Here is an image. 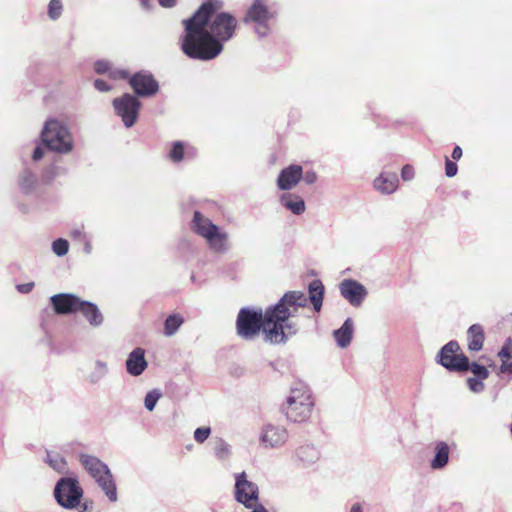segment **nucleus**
Listing matches in <instances>:
<instances>
[{
	"instance_id": "18",
	"label": "nucleus",
	"mask_w": 512,
	"mask_h": 512,
	"mask_svg": "<svg viewBox=\"0 0 512 512\" xmlns=\"http://www.w3.org/2000/svg\"><path fill=\"white\" fill-rule=\"evenodd\" d=\"M127 372L133 376H139L147 368V361L145 359L144 349L135 348L129 355L126 361Z\"/></svg>"
},
{
	"instance_id": "28",
	"label": "nucleus",
	"mask_w": 512,
	"mask_h": 512,
	"mask_svg": "<svg viewBox=\"0 0 512 512\" xmlns=\"http://www.w3.org/2000/svg\"><path fill=\"white\" fill-rule=\"evenodd\" d=\"M63 10V5L61 0H50V3L48 5V16L52 20L58 19Z\"/></svg>"
},
{
	"instance_id": "39",
	"label": "nucleus",
	"mask_w": 512,
	"mask_h": 512,
	"mask_svg": "<svg viewBox=\"0 0 512 512\" xmlns=\"http://www.w3.org/2000/svg\"><path fill=\"white\" fill-rule=\"evenodd\" d=\"M401 177L404 181H409L414 177V168L411 165L403 166L401 170Z\"/></svg>"
},
{
	"instance_id": "26",
	"label": "nucleus",
	"mask_w": 512,
	"mask_h": 512,
	"mask_svg": "<svg viewBox=\"0 0 512 512\" xmlns=\"http://www.w3.org/2000/svg\"><path fill=\"white\" fill-rule=\"evenodd\" d=\"M436 455L434 459L432 460L431 466L433 469H439L444 467L449 458V447L446 443L440 442L437 444L436 448Z\"/></svg>"
},
{
	"instance_id": "16",
	"label": "nucleus",
	"mask_w": 512,
	"mask_h": 512,
	"mask_svg": "<svg viewBox=\"0 0 512 512\" xmlns=\"http://www.w3.org/2000/svg\"><path fill=\"white\" fill-rule=\"evenodd\" d=\"M302 175V166L292 164L280 171L277 178V186L283 191L291 190L300 182Z\"/></svg>"
},
{
	"instance_id": "49",
	"label": "nucleus",
	"mask_w": 512,
	"mask_h": 512,
	"mask_svg": "<svg viewBox=\"0 0 512 512\" xmlns=\"http://www.w3.org/2000/svg\"><path fill=\"white\" fill-rule=\"evenodd\" d=\"M140 1H141L142 5H143L144 7H148V2H149L150 0H140Z\"/></svg>"
},
{
	"instance_id": "13",
	"label": "nucleus",
	"mask_w": 512,
	"mask_h": 512,
	"mask_svg": "<svg viewBox=\"0 0 512 512\" xmlns=\"http://www.w3.org/2000/svg\"><path fill=\"white\" fill-rule=\"evenodd\" d=\"M274 17L268 7L261 1H255L247 11L245 22L251 21L257 23V32L265 36L268 32V21Z\"/></svg>"
},
{
	"instance_id": "46",
	"label": "nucleus",
	"mask_w": 512,
	"mask_h": 512,
	"mask_svg": "<svg viewBox=\"0 0 512 512\" xmlns=\"http://www.w3.org/2000/svg\"><path fill=\"white\" fill-rule=\"evenodd\" d=\"M462 149L460 146H455V148L453 149V152H452V158L454 160H459L461 157H462Z\"/></svg>"
},
{
	"instance_id": "2",
	"label": "nucleus",
	"mask_w": 512,
	"mask_h": 512,
	"mask_svg": "<svg viewBox=\"0 0 512 512\" xmlns=\"http://www.w3.org/2000/svg\"><path fill=\"white\" fill-rule=\"evenodd\" d=\"M220 0H207L197 11L182 21L184 36L181 42L183 53L191 59L209 61L223 50V45L208 31L211 16L222 9Z\"/></svg>"
},
{
	"instance_id": "11",
	"label": "nucleus",
	"mask_w": 512,
	"mask_h": 512,
	"mask_svg": "<svg viewBox=\"0 0 512 512\" xmlns=\"http://www.w3.org/2000/svg\"><path fill=\"white\" fill-rule=\"evenodd\" d=\"M113 106L116 114L122 118L126 127H131L135 124L141 106L140 101L135 96L126 93L119 98H115Z\"/></svg>"
},
{
	"instance_id": "45",
	"label": "nucleus",
	"mask_w": 512,
	"mask_h": 512,
	"mask_svg": "<svg viewBox=\"0 0 512 512\" xmlns=\"http://www.w3.org/2000/svg\"><path fill=\"white\" fill-rule=\"evenodd\" d=\"M43 150L41 147H36L33 151L32 158L34 161H38L43 157Z\"/></svg>"
},
{
	"instance_id": "1",
	"label": "nucleus",
	"mask_w": 512,
	"mask_h": 512,
	"mask_svg": "<svg viewBox=\"0 0 512 512\" xmlns=\"http://www.w3.org/2000/svg\"><path fill=\"white\" fill-rule=\"evenodd\" d=\"M307 305V297L301 291H288L273 306L262 310L242 308L236 319V332L244 340L255 339L262 331L265 341L271 344L285 343L294 336L298 327L292 318L299 308Z\"/></svg>"
},
{
	"instance_id": "35",
	"label": "nucleus",
	"mask_w": 512,
	"mask_h": 512,
	"mask_svg": "<svg viewBox=\"0 0 512 512\" xmlns=\"http://www.w3.org/2000/svg\"><path fill=\"white\" fill-rule=\"evenodd\" d=\"M458 167L457 164L451 160H449L448 157L445 159V174L447 177H453L457 174Z\"/></svg>"
},
{
	"instance_id": "21",
	"label": "nucleus",
	"mask_w": 512,
	"mask_h": 512,
	"mask_svg": "<svg viewBox=\"0 0 512 512\" xmlns=\"http://www.w3.org/2000/svg\"><path fill=\"white\" fill-rule=\"evenodd\" d=\"M77 311L81 312L91 325L97 326L102 323L103 316L97 306L93 303L80 299Z\"/></svg>"
},
{
	"instance_id": "38",
	"label": "nucleus",
	"mask_w": 512,
	"mask_h": 512,
	"mask_svg": "<svg viewBox=\"0 0 512 512\" xmlns=\"http://www.w3.org/2000/svg\"><path fill=\"white\" fill-rule=\"evenodd\" d=\"M512 353V347L509 343L505 344L502 349L499 351L498 355L501 361L510 360Z\"/></svg>"
},
{
	"instance_id": "3",
	"label": "nucleus",
	"mask_w": 512,
	"mask_h": 512,
	"mask_svg": "<svg viewBox=\"0 0 512 512\" xmlns=\"http://www.w3.org/2000/svg\"><path fill=\"white\" fill-rule=\"evenodd\" d=\"M314 399L306 387L294 388L287 398L283 411L288 420L294 423L305 422L311 416Z\"/></svg>"
},
{
	"instance_id": "30",
	"label": "nucleus",
	"mask_w": 512,
	"mask_h": 512,
	"mask_svg": "<svg viewBox=\"0 0 512 512\" xmlns=\"http://www.w3.org/2000/svg\"><path fill=\"white\" fill-rule=\"evenodd\" d=\"M49 465L56 471L62 473L66 469V461L63 457L55 455L52 457L50 454L47 456Z\"/></svg>"
},
{
	"instance_id": "40",
	"label": "nucleus",
	"mask_w": 512,
	"mask_h": 512,
	"mask_svg": "<svg viewBox=\"0 0 512 512\" xmlns=\"http://www.w3.org/2000/svg\"><path fill=\"white\" fill-rule=\"evenodd\" d=\"M302 178L307 184H313L317 180V174L314 171H306Z\"/></svg>"
},
{
	"instance_id": "4",
	"label": "nucleus",
	"mask_w": 512,
	"mask_h": 512,
	"mask_svg": "<svg viewBox=\"0 0 512 512\" xmlns=\"http://www.w3.org/2000/svg\"><path fill=\"white\" fill-rule=\"evenodd\" d=\"M80 462L102 488L109 500L112 502L116 501V485L107 465L100 461L98 458L86 454H82L80 456Z\"/></svg>"
},
{
	"instance_id": "23",
	"label": "nucleus",
	"mask_w": 512,
	"mask_h": 512,
	"mask_svg": "<svg viewBox=\"0 0 512 512\" xmlns=\"http://www.w3.org/2000/svg\"><path fill=\"white\" fill-rule=\"evenodd\" d=\"M353 334V322L350 318L346 319L341 328L334 332V337L337 344L344 348L347 347L352 339Z\"/></svg>"
},
{
	"instance_id": "27",
	"label": "nucleus",
	"mask_w": 512,
	"mask_h": 512,
	"mask_svg": "<svg viewBox=\"0 0 512 512\" xmlns=\"http://www.w3.org/2000/svg\"><path fill=\"white\" fill-rule=\"evenodd\" d=\"M184 318L179 314H173L167 317L164 324V334L172 336L177 329L183 324Z\"/></svg>"
},
{
	"instance_id": "14",
	"label": "nucleus",
	"mask_w": 512,
	"mask_h": 512,
	"mask_svg": "<svg viewBox=\"0 0 512 512\" xmlns=\"http://www.w3.org/2000/svg\"><path fill=\"white\" fill-rule=\"evenodd\" d=\"M341 295L353 306H360L367 295L365 287L351 279L343 280L340 284Z\"/></svg>"
},
{
	"instance_id": "20",
	"label": "nucleus",
	"mask_w": 512,
	"mask_h": 512,
	"mask_svg": "<svg viewBox=\"0 0 512 512\" xmlns=\"http://www.w3.org/2000/svg\"><path fill=\"white\" fill-rule=\"evenodd\" d=\"M398 177L395 173H382L374 180V187L381 193H393L398 187Z\"/></svg>"
},
{
	"instance_id": "43",
	"label": "nucleus",
	"mask_w": 512,
	"mask_h": 512,
	"mask_svg": "<svg viewBox=\"0 0 512 512\" xmlns=\"http://www.w3.org/2000/svg\"><path fill=\"white\" fill-rule=\"evenodd\" d=\"M501 372L503 373H512V361H509V360H505V361H502V365H501Z\"/></svg>"
},
{
	"instance_id": "5",
	"label": "nucleus",
	"mask_w": 512,
	"mask_h": 512,
	"mask_svg": "<svg viewBox=\"0 0 512 512\" xmlns=\"http://www.w3.org/2000/svg\"><path fill=\"white\" fill-rule=\"evenodd\" d=\"M41 137L45 146L52 151L67 153L72 150V136L67 127L58 120H48Z\"/></svg>"
},
{
	"instance_id": "25",
	"label": "nucleus",
	"mask_w": 512,
	"mask_h": 512,
	"mask_svg": "<svg viewBox=\"0 0 512 512\" xmlns=\"http://www.w3.org/2000/svg\"><path fill=\"white\" fill-rule=\"evenodd\" d=\"M94 70L97 74H108L111 79H126L128 72L124 70H113L111 64L105 60L96 61Z\"/></svg>"
},
{
	"instance_id": "32",
	"label": "nucleus",
	"mask_w": 512,
	"mask_h": 512,
	"mask_svg": "<svg viewBox=\"0 0 512 512\" xmlns=\"http://www.w3.org/2000/svg\"><path fill=\"white\" fill-rule=\"evenodd\" d=\"M469 369L475 376H477L481 380H484V379L488 378V376H489V372L486 369V367L479 365L475 362L472 364H469Z\"/></svg>"
},
{
	"instance_id": "33",
	"label": "nucleus",
	"mask_w": 512,
	"mask_h": 512,
	"mask_svg": "<svg viewBox=\"0 0 512 512\" xmlns=\"http://www.w3.org/2000/svg\"><path fill=\"white\" fill-rule=\"evenodd\" d=\"M160 396H161V394L155 390L147 393V395L145 397V407L149 411H152L154 409L157 401L159 400Z\"/></svg>"
},
{
	"instance_id": "41",
	"label": "nucleus",
	"mask_w": 512,
	"mask_h": 512,
	"mask_svg": "<svg viewBox=\"0 0 512 512\" xmlns=\"http://www.w3.org/2000/svg\"><path fill=\"white\" fill-rule=\"evenodd\" d=\"M94 86L97 90L101 91V92H106V91H109L110 90V86L107 84L106 81L102 80V79H97L95 80L94 82Z\"/></svg>"
},
{
	"instance_id": "12",
	"label": "nucleus",
	"mask_w": 512,
	"mask_h": 512,
	"mask_svg": "<svg viewBox=\"0 0 512 512\" xmlns=\"http://www.w3.org/2000/svg\"><path fill=\"white\" fill-rule=\"evenodd\" d=\"M127 79L131 88L138 96L150 97L159 90V84L150 72L140 71L131 77L128 76Z\"/></svg>"
},
{
	"instance_id": "24",
	"label": "nucleus",
	"mask_w": 512,
	"mask_h": 512,
	"mask_svg": "<svg viewBox=\"0 0 512 512\" xmlns=\"http://www.w3.org/2000/svg\"><path fill=\"white\" fill-rule=\"evenodd\" d=\"M309 297L313 304L315 311L319 312L322 307V301L324 296V286L318 279L313 280L308 287Z\"/></svg>"
},
{
	"instance_id": "44",
	"label": "nucleus",
	"mask_w": 512,
	"mask_h": 512,
	"mask_svg": "<svg viewBox=\"0 0 512 512\" xmlns=\"http://www.w3.org/2000/svg\"><path fill=\"white\" fill-rule=\"evenodd\" d=\"M158 2L164 8H172L176 5L177 0H158Z\"/></svg>"
},
{
	"instance_id": "9",
	"label": "nucleus",
	"mask_w": 512,
	"mask_h": 512,
	"mask_svg": "<svg viewBox=\"0 0 512 512\" xmlns=\"http://www.w3.org/2000/svg\"><path fill=\"white\" fill-rule=\"evenodd\" d=\"M238 26L234 16L226 12L214 13L208 22V31L217 38L223 45V42L231 39Z\"/></svg>"
},
{
	"instance_id": "31",
	"label": "nucleus",
	"mask_w": 512,
	"mask_h": 512,
	"mask_svg": "<svg viewBox=\"0 0 512 512\" xmlns=\"http://www.w3.org/2000/svg\"><path fill=\"white\" fill-rule=\"evenodd\" d=\"M52 249L57 256H64L68 252L69 243L67 240L59 238L53 242Z\"/></svg>"
},
{
	"instance_id": "48",
	"label": "nucleus",
	"mask_w": 512,
	"mask_h": 512,
	"mask_svg": "<svg viewBox=\"0 0 512 512\" xmlns=\"http://www.w3.org/2000/svg\"><path fill=\"white\" fill-rule=\"evenodd\" d=\"M350 512H362V507L359 503H355L351 509Z\"/></svg>"
},
{
	"instance_id": "15",
	"label": "nucleus",
	"mask_w": 512,
	"mask_h": 512,
	"mask_svg": "<svg viewBox=\"0 0 512 512\" xmlns=\"http://www.w3.org/2000/svg\"><path fill=\"white\" fill-rule=\"evenodd\" d=\"M288 439V432L282 426L268 424L264 427L260 440L266 448H275L283 445Z\"/></svg>"
},
{
	"instance_id": "8",
	"label": "nucleus",
	"mask_w": 512,
	"mask_h": 512,
	"mask_svg": "<svg viewBox=\"0 0 512 512\" xmlns=\"http://www.w3.org/2000/svg\"><path fill=\"white\" fill-rule=\"evenodd\" d=\"M54 495L62 507L71 509L79 505L83 491L77 480L62 478L56 484Z\"/></svg>"
},
{
	"instance_id": "47",
	"label": "nucleus",
	"mask_w": 512,
	"mask_h": 512,
	"mask_svg": "<svg viewBox=\"0 0 512 512\" xmlns=\"http://www.w3.org/2000/svg\"><path fill=\"white\" fill-rule=\"evenodd\" d=\"M251 512H269L263 505L255 504Z\"/></svg>"
},
{
	"instance_id": "7",
	"label": "nucleus",
	"mask_w": 512,
	"mask_h": 512,
	"mask_svg": "<svg viewBox=\"0 0 512 512\" xmlns=\"http://www.w3.org/2000/svg\"><path fill=\"white\" fill-rule=\"evenodd\" d=\"M439 363L451 371L464 372L469 370V359L461 352L457 341L445 344L439 354Z\"/></svg>"
},
{
	"instance_id": "36",
	"label": "nucleus",
	"mask_w": 512,
	"mask_h": 512,
	"mask_svg": "<svg viewBox=\"0 0 512 512\" xmlns=\"http://www.w3.org/2000/svg\"><path fill=\"white\" fill-rule=\"evenodd\" d=\"M467 383L470 390L473 392H481L484 389V384L480 378H468Z\"/></svg>"
},
{
	"instance_id": "22",
	"label": "nucleus",
	"mask_w": 512,
	"mask_h": 512,
	"mask_svg": "<svg viewBox=\"0 0 512 512\" xmlns=\"http://www.w3.org/2000/svg\"><path fill=\"white\" fill-rule=\"evenodd\" d=\"M281 204L295 215H300L305 211V203L303 199L295 194H283L280 198Z\"/></svg>"
},
{
	"instance_id": "19",
	"label": "nucleus",
	"mask_w": 512,
	"mask_h": 512,
	"mask_svg": "<svg viewBox=\"0 0 512 512\" xmlns=\"http://www.w3.org/2000/svg\"><path fill=\"white\" fill-rule=\"evenodd\" d=\"M485 340L483 327L479 324L470 326L467 331V347L471 352H478L483 348Z\"/></svg>"
},
{
	"instance_id": "29",
	"label": "nucleus",
	"mask_w": 512,
	"mask_h": 512,
	"mask_svg": "<svg viewBox=\"0 0 512 512\" xmlns=\"http://www.w3.org/2000/svg\"><path fill=\"white\" fill-rule=\"evenodd\" d=\"M169 158L173 162H180L184 158V145L182 142H175L172 146V149L169 153Z\"/></svg>"
},
{
	"instance_id": "37",
	"label": "nucleus",
	"mask_w": 512,
	"mask_h": 512,
	"mask_svg": "<svg viewBox=\"0 0 512 512\" xmlns=\"http://www.w3.org/2000/svg\"><path fill=\"white\" fill-rule=\"evenodd\" d=\"M228 452V445L224 441L220 440L215 446V453L217 457L222 459L227 456Z\"/></svg>"
},
{
	"instance_id": "10",
	"label": "nucleus",
	"mask_w": 512,
	"mask_h": 512,
	"mask_svg": "<svg viewBox=\"0 0 512 512\" xmlns=\"http://www.w3.org/2000/svg\"><path fill=\"white\" fill-rule=\"evenodd\" d=\"M258 486L249 480L245 472L235 475V499L246 508L251 509L258 502Z\"/></svg>"
},
{
	"instance_id": "17",
	"label": "nucleus",
	"mask_w": 512,
	"mask_h": 512,
	"mask_svg": "<svg viewBox=\"0 0 512 512\" xmlns=\"http://www.w3.org/2000/svg\"><path fill=\"white\" fill-rule=\"evenodd\" d=\"M50 301L57 314H69L77 312L80 298L72 294L60 293L52 296Z\"/></svg>"
},
{
	"instance_id": "42",
	"label": "nucleus",
	"mask_w": 512,
	"mask_h": 512,
	"mask_svg": "<svg viewBox=\"0 0 512 512\" xmlns=\"http://www.w3.org/2000/svg\"><path fill=\"white\" fill-rule=\"evenodd\" d=\"M34 287V283H25L17 286V289L21 293H29Z\"/></svg>"
},
{
	"instance_id": "34",
	"label": "nucleus",
	"mask_w": 512,
	"mask_h": 512,
	"mask_svg": "<svg viewBox=\"0 0 512 512\" xmlns=\"http://www.w3.org/2000/svg\"><path fill=\"white\" fill-rule=\"evenodd\" d=\"M211 429L209 427H199L194 431V438L196 442L203 443L210 436Z\"/></svg>"
},
{
	"instance_id": "6",
	"label": "nucleus",
	"mask_w": 512,
	"mask_h": 512,
	"mask_svg": "<svg viewBox=\"0 0 512 512\" xmlns=\"http://www.w3.org/2000/svg\"><path fill=\"white\" fill-rule=\"evenodd\" d=\"M192 229L196 234L205 238L213 250L217 252L225 250L228 240L227 233L221 232L217 225L199 211L194 212Z\"/></svg>"
}]
</instances>
